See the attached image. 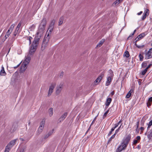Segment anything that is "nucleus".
Segmentation results:
<instances>
[{
	"label": "nucleus",
	"mask_w": 152,
	"mask_h": 152,
	"mask_svg": "<svg viewBox=\"0 0 152 152\" xmlns=\"http://www.w3.org/2000/svg\"><path fill=\"white\" fill-rule=\"evenodd\" d=\"M46 24V19L44 18L42 20L41 23L39 26V29L35 37L36 38L40 39L43 32H44Z\"/></svg>",
	"instance_id": "obj_1"
},
{
	"label": "nucleus",
	"mask_w": 152,
	"mask_h": 152,
	"mask_svg": "<svg viewBox=\"0 0 152 152\" xmlns=\"http://www.w3.org/2000/svg\"><path fill=\"white\" fill-rule=\"evenodd\" d=\"M39 39L35 37L34 40L31 46L29 48V54H32L36 51L37 47L39 41Z\"/></svg>",
	"instance_id": "obj_2"
},
{
	"label": "nucleus",
	"mask_w": 152,
	"mask_h": 152,
	"mask_svg": "<svg viewBox=\"0 0 152 152\" xmlns=\"http://www.w3.org/2000/svg\"><path fill=\"white\" fill-rule=\"evenodd\" d=\"M146 35V33L144 32L142 33L141 34L139 35L136 38V39H135L134 42L135 43V45L138 48H142L144 47V45H137L136 43L139 40H140L141 39L143 38L145 35Z\"/></svg>",
	"instance_id": "obj_3"
},
{
	"label": "nucleus",
	"mask_w": 152,
	"mask_h": 152,
	"mask_svg": "<svg viewBox=\"0 0 152 152\" xmlns=\"http://www.w3.org/2000/svg\"><path fill=\"white\" fill-rule=\"evenodd\" d=\"M15 25L14 24H13L11 25L9 29H8L7 32H6V35L4 38V40H6L7 38H8L9 37V35L10 34L12 31L15 27Z\"/></svg>",
	"instance_id": "obj_4"
},
{
	"label": "nucleus",
	"mask_w": 152,
	"mask_h": 152,
	"mask_svg": "<svg viewBox=\"0 0 152 152\" xmlns=\"http://www.w3.org/2000/svg\"><path fill=\"white\" fill-rule=\"evenodd\" d=\"M56 85V83H52L50 86L48 92V96H50L51 95L52 93L53 92V89Z\"/></svg>",
	"instance_id": "obj_5"
},
{
	"label": "nucleus",
	"mask_w": 152,
	"mask_h": 152,
	"mask_svg": "<svg viewBox=\"0 0 152 152\" xmlns=\"http://www.w3.org/2000/svg\"><path fill=\"white\" fill-rule=\"evenodd\" d=\"M109 72L110 73L111 75H110V76H108L107 78V81L105 84L106 86H108L110 84L111 81V77L113 75V73L112 70H110Z\"/></svg>",
	"instance_id": "obj_6"
},
{
	"label": "nucleus",
	"mask_w": 152,
	"mask_h": 152,
	"mask_svg": "<svg viewBox=\"0 0 152 152\" xmlns=\"http://www.w3.org/2000/svg\"><path fill=\"white\" fill-rule=\"evenodd\" d=\"M127 145L125 144L121 143V145L118 147L116 150V152H120L123 150L125 149Z\"/></svg>",
	"instance_id": "obj_7"
},
{
	"label": "nucleus",
	"mask_w": 152,
	"mask_h": 152,
	"mask_svg": "<svg viewBox=\"0 0 152 152\" xmlns=\"http://www.w3.org/2000/svg\"><path fill=\"white\" fill-rule=\"evenodd\" d=\"M63 85V83H61L57 86L56 92V95H58L61 93L62 88Z\"/></svg>",
	"instance_id": "obj_8"
},
{
	"label": "nucleus",
	"mask_w": 152,
	"mask_h": 152,
	"mask_svg": "<svg viewBox=\"0 0 152 152\" xmlns=\"http://www.w3.org/2000/svg\"><path fill=\"white\" fill-rule=\"evenodd\" d=\"M145 57L146 59H148L152 57V48L145 52Z\"/></svg>",
	"instance_id": "obj_9"
},
{
	"label": "nucleus",
	"mask_w": 152,
	"mask_h": 152,
	"mask_svg": "<svg viewBox=\"0 0 152 152\" xmlns=\"http://www.w3.org/2000/svg\"><path fill=\"white\" fill-rule=\"evenodd\" d=\"M131 135L129 134L127 135L126 137L124 138L123 139L122 142L127 145L131 139Z\"/></svg>",
	"instance_id": "obj_10"
},
{
	"label": "nucleus",
	"mask_w": 152,
	"mask_h": 152,
	"mask_svg": "<svg viewBox=\"0 0 152 152\" xmlns=\"http://www.w3.org/2000/svg\"><path fill=\"white\" fill-rule=\"evenodd\" d=\"M149 10L148 9H146L144 12L142 18V20H144L146 18V16H148L149 15Z\"/></svg>",
	"instance_id": "obj_11"
},
{
	"label": "nucleus",
	"mask_w": 152,
	"mask_h": 152,
	"mask_svg": "<svg viewBox=\"0 0 152 152\" xmlns=\"http://www.w3.org/2000/svg\"><path fill=\"white\" fill-rule=\"evenodd\" d=\"M27 65L26 64L23 63H22L20 69V72L21 73H23L25 71L27 68Z\"/></svg>",
	"instance_id": "obj_12"
},
{
	"label": "nucleus",
	"mask_w": 152,
	"mask_h": 152,
	"mask_svg": "<svg viewBox=\"0 0 152 152\" xmlns=\"http://www.w3.org/2000/svg\"><path fill=\"white\" fill-rule=\"evenodd\" d=\"M31 59L30 57L29 56H27L26 57V58L24 61L23 62L24 64H26L27 65L29 63Z\"/></svg>",
	"instance_id": "obj_13"
},
{
	"label": "nucleus",
	"mask_w": 152,
	"mask_h": 152,
	"mask_svg": "<svg viewBox=\"0 0 152 152\" xmlns=\"http://www.w3.org/2000/svg\"><path fill=\"white\" fill-rule=\"evenodd\" d=\"M134 88H132L129 91L128 94H127L126 96V98H129L132 95V93L134 91Z\"/></svg>",
	"instance_id": "obj_14"
},
{
	"label": "nucleus",
	"mask_w": 152,
	"mask_h": 152,
	"mask_svg": "<svg viewBox=\"0 0 152 152\" xmlns=\"http://www.w3.org/2000/svg\"><path fill=\"white\" fill-rule=\"evenodd\" d=\"M67 113H65L59 118V120L60 121H63L66 117L67 115Z\"/></svg>",
	"instance_id": "obj_15"
},
{
	"label": "nucleus",
	"mask_w": 152,
	"mask_h": 152,
	"mask_svg": "<svg viewBox=\"0 0 152 152\" xmlns=\"http://www.w3.org/2000/svg\"><path fill=\"white\" fill-rule=\"evenodd\" d=\"M0 74L1 76H5L6 74V73L4 71V68L3 66H2L1 67V69L0 72Z\"/></svg>",
	"instance_id": "obj_16"
},
{
	"label": "nucleus",
	"mask_w": 152,
	"mask_h": 152,
	"mask_svg": "<svg viewBox=\"0 0 152 152\" xmlns=\"http://www.w3.org/2000/svg\"><path fill=\"white\" fill-rule=\"evenodd\" d=\"M44 41L45 39H44L42 45V50H43L45 49V48L47 47L48 42H44Z\"/></svg>",
	"instance_id": "obj_17"
},
{
	"label": "nucleus",
	"mask_w": 152,
	"mask_h": 152,
	"mask_svg": "<svg viewBox=\"0 0 152 152\" xmlns=\"http://www.w3.org/2000/svg\"><path fill=\"white\" fill-rule=\"evenodd\" d=\"M50 33L49 32L48 34L45 36L44 39H45L44 42H48L50 39Z\"/></svg>",
	"instance_id": "obj_18"
},
{
	"label": "nucleus",
	"mask_w": 152,
	"mask_h": 152,
	"mask_svg": "<svg viewBox=\"0 0 152 152\" xmlns=\"http://www.w3.org/2000/svg\"><path fill=\"white\" fill-rule=\"evenodd\" d=\"M16 140V139H15L11 141L7 145H9V146L11 147H11L15 144Z\"/></svg>",
	"instance_id": "obj_19"
},
{
	"label": "nucleus",
	"mask_w": 152,
	"mask_h": 152,
	"mask_svg": "<svg viewBox=\"0 0 152 152\" xmlns=\"http://www.w3.org/2000/svg\"><path fill=\"white\" fill-rule=\"evenodd\" d=\"M53 108H50L48 110V113L50 116L51 117L53 114Z\"/></svg>",
	"instance_id": "obj_20"
},
{
	"label": "nucleus",
	"mask_w": 152,
	"mask_h": 152,
	"mask_svg": "<svg viewBox=\"0 0 152 152\" xmlns=\"http://www.w3.org/2000/svg\"><path fill=\"white\" fill-rule=\"evenodd\" d=\"M112 101V99L111 98H108L106 101L105 103V105L106 106H108L110 104Z\"/></svg>",
	"instance_id": "obj_21"
},
{
	"label": "nucleus",
	"mask_w": 152,
	"mask_h": 152,
	"mask_svg": "<svg viewBox=\"0 0 152 152\" xmlns=\"http://www.w3.org/2000/svg\"><path fill=\"white\" fill-rule=\"evenodd\" d=\"M102 78V76H100L99 77L95 80V82L97 83H99Z\"/></svg>",
	"instance_id": "obj_22"
},
{
	"label": "nucleus",
	"mask_w": 152,
	"mask_h": 152,
	"mask_svg": "<svg viewBox=\"0 0 152 152\" xmlns=\"http://www.w3.org/2000/svg\"><path fill=\"white\" fill-rule=\"evenodd\" d=\"M123 0H116L113 3V4L115 6L118 5L120 2H121Z\"/></svg>",
	"instance_id": "obj_23"
},
{
	"label": "nucleus",
	"mask_w": 152,
	"mask_h": 152,
	"mask_svg": "<svg viewBox=\"0 0 152 152\" xmlns=\"http://www.w3.org/2000/svg\"><path fill=\"white\" fill-rule=\"evenodd\" d=\"M43 129V127L39 126V129L37 131V134H39L42 132Z\"/></svg>",
	"instance_id": "obj_24"
},
{
	"label": "nucleus",
	"mask_w": 152,
	"mask_h": 152,
	"mask_svg": "<svg viewBox=\"0 0 152 152\" xmlns=\"http://www.w3.org/2000/svg\"><path fill=\"white\" fill-rule=\"evenodd\" d=\"M11 148V147L9 145H7L5 148L4 152H9Z\"/></svg>",
	"instance_id": "obj_25"
},
{
	"label": "nucleus",
	"mask_w": 152,
	"mask_h": 152,
	"mask_svg": "<svg viewBox=\"0 0 152 152\" xmlns=\"http://www.w3.org/2000/svg\"><path fill=\"white\" fill-rule=\"evenodd\" d=\"M104 39H102L101 41H100V42H99V44H98L97 45V47H100L103 44L104 42Z\"/></svg>",
	"instance_id": "obj_26"
},
{
	"label": "nucleus",
	"mask_w": 152,
	"mask_h": 152,
	"mask_svg": "<svg viewBox=\"0 0 152 152\" xmlns=\"http://www.w3.org/2000/svg\"><path fill=\"white\" fill-rule=\"evenodd\" d=\"M124 56H126L127 58L129 57V52L127 51H125L124 53Z\"/></svg>",
	"instance_id": "obj_27"
},
{
	"label": "nucleus",
	"mask_w": 152,
	"mask_h": 152,
	"mask_svg": "<svg viewBox=\"0 0 152 152\" xmlns=\"http://www.w3.org/2000/svg\"><path fill=\"white\" fill-rule=\"evenodd\" d=\"M64 21V18L62 17H61L59 20V25H61L63 22V21Z\"/></svg>",
	"instance_id": "obj_28"
},
{
	"label": "nucleus",
	"mask_w": 152,
	"mask_h": 152,
	"mask_svg": "<svg viewBox=\"0 0 152 152\" xmlns=\"http://www.w3.org/2000/svg\"><path fill=\"white\" fill-rule=\"evenodd\" d=\"M139 58L140 60V61H143V56L142 54H140L139 55Z\"/></svg>",
	"instance_id": "obj_29"
},
{
	"label": "nucleus",
	"mask_w": 152,
	"mask_h": 152,
	"mask_svg": "<svg viewBox=\"0 0 152 152\" xmlns=\"http://www.w3.org/2000/svg\"><path fill=\"white\" fill-rule=\"evenodd\" d=\"M148 70V69L147 68H145V69H144V70H142L141 72V74L142 75H145L146 72H147V71Z\"/></svg>",
	"instance_id": "obj_30"
},
{
	"label": "nucleus",
	"mask_w": 152,
	"mask_h": 152,
	"mask_svg": "<svg viewBox=\"0 0 152 152\" xmlns=\"http://www.w3.org/2000/svg\"><path fill=\"white\" fill-rule=\"evenodd\" d=\"M147 66V63L146 62H143L142 64V67L143 68H145Z\"/></svg>",
	"instance_id": "obj_31"
},
{
	"label": "nucleus",
	"mask_w": 152,
	"mask_h": 152,
	"mask_svg": "<svg viewBox=\"0 0 152 152\" xmlns=\"http://www.w3.org/2000/svg\"><path fill=\"white\" fill-rule=\"evenodd\" d=\"M35 28V26L34 25H32L29 28L30 31H33Z\"/></svg>",
	"instance_id": "obj_32"
},
{
	"label": "nucleus",
	"mask_w": 152,
	"mask_h": 152,
	"mask_svg": "<svg viewBox=\"0 0 152 152\" xmlns=\"http://www.w3.org/2000/svg\"><path fill=\"white\" fill-rule=\"evenodd\" d=\"M19 30V29H17V28H16V29H15L13 34V35L15 36L18 33Z\"/></svg>",
	"instance_id": "obj_33"
},
{
	"label": "nucleus",
	"mask_w": 152,
	"mask_h": 152,
	"mask_svg": "<svg viewBox=\"0 0 152 152\" xmlns=\"http://www.w3.org/2000/svg\"><path fill=\"white\" fill-rule=\"evenodd\" d=\"M115 134H113L110 138L109 139V140H108V142H110L111 141H112V140L115 137Z\"/></svg>",
	"instance_id": "obj_34"
},
{
	"label": "nucleus",
	"mask_w": 152,
	"mask_h": 152,
	"mask_svg": "<svg viewBox=\"0 0 152 152\" xmlns=\"http://www.w3.org/2000/svg\"><path fill=\"white\" fill-rule=\"evenodd\" d=\"M148 136L149 138H150L152 137V129L151 130L150 133L148 135Z\"/></svg>",
	"instance_id": "obj_35"
},
{
	"label": "nucleus",
	"mask_w": 152,
	"mask_h": 152,
	"mask_svg": "<svg viewBox=\"0 0 152 152\" xmlns=\"http://www.w3.org/2000/svg\"><path fill=\"white\" fill-rule=\"evenodd\" d=\"M53 26H50L49 28H48V31H49V32L50 34L51 32H52V31L53 30Z\"/></svg>",
	"instance_id": "obj_36"
},
{
	"label": "nucleus",
	"mask_w": 152,
	"mask_h": 152,
	"mask_svg": "<svg viewBox=\"0 0 152 152\" xmlns=\"http://www.w3.org/2000/svg\"><path fill=\"white\" fill-rule=\"evenodd\" d=\"M45 121L44 120V121H42L41 122L40 124V126L44 127L45 125Z\"/></svg>",
	"instance_id": "obj_37"
},
{
	"label": "nucleus",
	"mask_w": 152,
	"mask_h": 152,
	"mask_svg": "<svg viewBox=\"0 0 152 152\" xmlns=\"http://www.w3.org/2000/svg\"><path fill=\"white\" fill-rule=\"evenodd\" d=\"M152 125V120H151L149 123L148 124V126L147 127L148 129L150 127V126Z\"/></svg>",
	"instance_id": "obj_38"
},
{
	"label": "nucleus",
	"mask_w": 152,
	"mask_h": 152,
	"mask_svg": "<svg viewBox=\"0 0 152 152\" xmlns=\"http://www.w3.org/2000/svg\"><path fill=\"white\" fill-rule=\"evenodd\" d=\"M53 130H52L51 131H50L48 134V136H47L46 137H48L50 136L53 133Z\"/></svg>",
	"instance_id": "obj_39"
},
{
	"label": "nucleus",
	"mask_w": 152,
	"mask_h": 152,
	"mask_svg": "<svg viewBox=\"0 0 152 152\" xmlns=\"http://www.w3.org/2000/svg\"><path fill=\"white\" fill-rule=\"evenodd\" d=\"M121 125H122V124H121V126H120V127L117 130H115V133H114L115 134H116L118 133V131H119L120 128L121 127Z\"/></svg>",
	"instance_id": "obj_40"
},
{
	"label": "nucleus",
	"mask_w": 152,
	"mask_h": 152,
	"mask_svg": "<svg viewBox=\"0 0 152 152\" xmlns=\"http://www.w3.org/2000/svg\"><path fill=\"white\" fill-rule=\"evenodd\" d=\"M121 121H119V122L117 124H115V127H114V128L115 129L118 126V125H119V124L121 123Z\"/></svg>",
	"instance_id": "obj_41"
},
{
	"label": "nucleus",
	"mask_w": 152,
	"mask_h": 152,
	"mask_svg": "<svg viewBox=\"0 0 152 152\" xmlns=\"http://www.w3.org/2000/svg\"><path fill=\"white\" fill-rule=\"evenodd\" d=\"M32 39V38L31 37H28V39L29 40V44H30L31 43V40Z\"/></svg>",
	"instance_id": "obj_42"
},
{
	"label": "nucleus",
	"mask_w": 152,
	"mask_h": 152,
	"mask_svg": "<svg viewBox=\"0 0 152 152\" xmlns=\"http://www.w3.org/2000/svg\"><path fill=\"white\" fill-rule=\"evenodd\" d=\"M109 110H107L104 114L103 115V117H105L107 114L108 113V112H109Z\"/></svg>",
	"instance_id": "obj_43"
},
{
	"label": "nucleus",
	"mask_w": 152,
	"mask_h": 152,
	"mask_svg": "<svg viewBox=\"0 0 152 152\" xmlns=\"http://www.w3.org/2000/svg\"><path fill=\"white\" fill-rule=\"evenodd\" d=\"M21 25V23H19L18 24L17 27L16 28H17V29H19L20 27V26Z\"/></svg>",
	"instance_id": "obj_44"
},
{
	"label": "nucleus",
	"mask_w": 152,
	"mask_h": 152,
	"mask_svg": "<svg viewBox=\"0 0 152 152\" xmlns=\"http://www.w3.org/2000/svg\"><path fill=\"white\" fill-rule=\"evenodd\" d=\"M136 31V30H135L134 32H133V33L131 35H130L128 37V39H129L130 38V37H131L132 36H133L134 35V33Z\"/></svg>",
	"instance_id": "obj_45"
},
{
	"label": "nucleus",
	"mask_w": 152,
	"mask_h": 152,
	"mask_svg": "<svg viewBox=\"0 0 152 152\" xmlns=\"http://www.w3.org/2000/svg\"><path fill=\"white\" fill-rule=\"evenodd\" d=\"M96 117H97V116H96L94 118V119L93 120V121L92 122V123L91 124V126L92 125H93V124L94 123V122L96 120Z\"/></svg>",
	"instance_id": "obj_46"
},
{
	"label": "nucleus",
	"mask_w": 152,
	"mask_h": 152,
	"mask_svg": "<svg viewBox=\"0 0 152 152\" xmlns=\"http://www.w3.org/2000/svg\"><path fill=\"white\" fill-rule=\"evenodd\" d=\"M151 102H148V101L147 104V106L149 107L150 106L151 104Z\"/></svg>",
	"instance_id": "obj_47"
},
{
	"label": "nucleus",
	"mask_w": 152,
	"mask_h": 152,
	"mask_svg": "<svg viewBox=\"0 0 152 152\" xmlns=\"http://www.w3.org/2000/svg\"><path fill=\"white\" fill-rule=\"evenodd\" d=\"M150 102H152V97H150L148 99V101Z\"/></svg>",
	"instance_id": "obj_48"
},
{
	"label": "nucleus",
	"mask_w": 152,
	"mask_h": 152,
	"mask_svg": "<svg viewBox=\"0 0 152 152\" xmlns=\"http://www.w3.org/2000/svg\"><path fill=\"white\" fill-rule=\"evenodd\" d=\"M64 75V72H61L60 73V75L62 77Z\"/></svg>",
	"instance_id": "obj_49"
},
{
	"label": "nucleus",
	"mask_w": 152,
	"mask_h": 152,
	"mask_svg": "<svg viewBox=\"0 0 152 152\" xmlns=\"http://www.w3.org/2000/svg\"><path fill=\"white\" fill-rule=\"evenodd\" d=\"M137 140H134L133 143L134 144H136V143H137Z\"/></svg>",
	"instance_id": "obj_50"
},
{
	"label": "nucleus",
	"mask_w": 152,
	"mask_h": 152,
	"mask_svg": "<svg viewBox=\"0 0 152 152\" xmlns=\"http://www.w3.org/2000/svg\"><path fill=\"white\" fill-rule=\"evenodd\" d=\"M142 13V11H140L139 12L137 13V14L138 15H140Z\"/></svg>",
	"instance_id": "obj_51"
},
{
	"label": "nucleus",
	"mask_w": 152,
	"mask_h": 152,
	"mask_svg": "<svg viewBox=\"0 0 152 152\" xmlns=\"http://www.w3.org/2000/svg\"><path fill=\"white\" fill-rule=\"evenodd\" d=\"M136 139H137V140H140V136H137L136 137Z\"/></svg>",
	"instance_id": "obj_52"
},
{
	"label": "nucleus",
	"mask_w": 152,
	"mask_h": 152,
	"mask_svg": "<svg viewBox=\"0 0 152 152\" xmlns=\"http://www.w3.org/2000/svg\"><path fill=\"white\" fill-rule=\"evenodd\" d=\"M151 64H149L148 66L146 68H147V69H148L151 66Z\"/></svg>",
	"instance_id": "obj_53"
},
{
	"label": "nucleus",
	"mask_w": 152,
	"mask_h": 152,
	"mask_svg": "<svg viewBox=\"0 0 152 152\" xmlns=\"http://www.w3.org/2000/svg\"><path fill=\"white\" fill-rule=\"evenodd\" d=\"M20 64H18L16 66L14 67V68L15 69L17 68V67H18L19 66Z\"/></svg>",
	"instance_id": "obj_54"
},
{
	"label": "nucleus",
	"mask_w": 152,
	"mask_h": 152,
	"mask_svg": "<svg viewBox=\"0 0 152 152\" xmlns=\"http://www.w3.org/2000/svg\"><path fill=\"white\" fill-rule=\"evenodd\" d=\"M144 128L143 127H140V129L142 131H143V130H144Z\"/></svg>",
	"instance_id": "obj_55"
},
{
	"label": "nucleus",
	"mask_w": 152,
	"mask_h": 152,
	"mask_svg": "<svg viewBox=\"0 0 152 152\" xmlns=\"http://www.w3.org/2000/svg\"><path fill=\"white\" fill-rule=\"evenodd\" d=\"M112 131H110V132H109V134H108V135L109 136H110V135L112 134Z\"/></svg>",
	"instance_id": "obj_56"
},
{
	"label": "nucleus",
	"mask_w": 152,
	"mask_h": 152,
	"mask_svg": "<svg viewBox=\"0 0 152 152\" xmlns=\"http://www.w3.org/2000/svg\"><path fill=\"white\" fill-rule=\"evenodd\" d=\"M115 129V128H114V127H113L111 129V131L113 132L114 130Z\"/></svg>",
	"instance_id": "obj_57"
},
{
	"label": "nucleus",
	"mask_w": 152,
	"mask_h": 152,
	"mask_svg": "<svg viewBox=\"0 0 152 152\" xmlns=\"http://www.w3.org/2000/svg\"><path fill=\"white\" fill-rule=\"evenodd\" d=\"M47 136H48V134H46L45 135V137H44V138H45H45H47L48 137H46Z\"/></svg>",
	"instance_id": "obj_58"
},
{
	"label": "nucleus",
	"mask_w": 152,
	"mask_h": 152,
	"mask_svg": "<svg viewBox=\"0 0 152 152\" xmlns=\"http://www.w3.org/2000/svg\"><path fill=\"white\" fill-rule=\"evenodd\" d=\"M20 140L22 141H24V139H23V138H20Z\"/></svg>",
	"instance_id": "obj_59"
},
{
	"label": "nucleus",
	"mask_w": 152,
	"mask_h": 152,
	"mask_svg": "<svg viewBox=\"0 0 152 152\" xmlns=\"http://www.w3.org/2000/svg\"><path fill=\"white\" fill-rule=\"evenodd\" d=\"M23 150H21L20 152H23Z\"/></svg>",
	"instance_id": "obj_60"
},
{
	"label": "nucleus",
	"mask_w": 152,
	"mask_h": 152,
	"mask_svg": "<svg viewBox=\"0 0 152 152\" xmlns=\"http://www.w3.org/2000/svg\"><path fill=\"white\" fill-rule=\"evenodd\" d=\"M91 126H90L89 127V128H88V130H89L91 128Z\"/></svg>",
	"instance_id": "obj_61"
},
{
	"label": "nucleus",
	"mask_w": 152,
	"mask_h": 152,
	"mask_svg": "<svg viewBox=\"0 0 152 152\" xmlns=\"http://www.w3.org/2000/svg\"><path fill=\"white\" fill-rule=\"evenodd\" d=\"M114 94V92H112V94L113 95V94Z\"/></svg>",
	"instance_id": "obj_62"
},
{
	"label": "nucleus",
	"mask_w": 152,
	"mask_h": 152,
	"mask_svg": "<svg viewBox=\"0 0 152 152\" xmlns=\"http://www.w3.org/2000/svg\"><path fill=\"white\" fill-rule=\"evenodd\" d=\"M54 22H53V24H54Z\"/></svg>",
	"instance_id": "obj_63"
},
{
	"label": "nucleus",
	"mask_w": 152,
	"mask_h": 152,
	"mask_svg": "<svg viewBox=\"0 0 152 152\" xmlns=\"http://www.w3.org/2000/svg\"><path fill=\"white\" fill-rule=\"evenodd\" d=\"M151 45H152V44H151Z\"/></svg>",
	"instance_id": "obj_64"
}]
</instances>
